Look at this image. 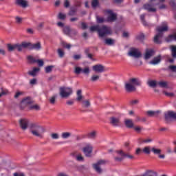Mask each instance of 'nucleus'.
<instances>
[{"instance_id":"obj_37","label":"nucleus","mask_w":176,"mask_h":176,"mask_svg":"<svg viewBox=\"0 0 176 176\" xmlns=\"http://www.w3.org/2000/svg\"><path fill=\"white\" fill-rule=\"evenodd\" d=\"M147 84L148 85L149 87H153V89L157 85L156 80H148Z\"/></svg>"},{"instance_id":"obj_45","label":"nucleus","mask_w":176,"mask_h":176,"mask_svg":"<svg viewBox=\"0 0 176 176\" xmlns=\"http://www.w3.org/2000/svg\"><path fill=\"white\" fill-rule=\"evenodd\" d=\"M169 5L172 8L173 10H176V3H175V1L171 0L169 2Z\"/></svg>"},{"instance_id":"obj_1","label":"nucleus","mask_w":176,"mask_h":176,"mask_svg":"<svg viewBox=\"0 0 176 176\" xmlns=\"http://www.w3.org/2000/svg\"><path fill=\"white\" fill-rule=\"evenodd\" d=\"M89 30L91 32H98L99 38H104V36H107V35H112V28L105 25L101 27L98 25H94Z\"/></svg>"},{"instance_id":"obj_8","label":"nucleus","mask_w":176,"mask_h":176,"mask_svg":"<svg viewBox=\"0 0 176 176\" xmlns=\"http://www.w3.org/2000/svg\"><path fill=\"white\" fill-rule=\"evenodd\" d=\"M82 152L87 157H91V153H93V145L87 144L82 148Z\"/></svg>"},{"instance_id":"obj_16","label":"nucleus","mask_w":176,"mask_h":176,"mask_svg":"<svg viewBox=\"0 0 176 176\" xmlns=\"http://www.w3.org/2000/svg\"><path fill=\"white\" fill-rule=\"evenodd\" d=\"M162 113V111L160 110L158 111H146V115L149 116V118H159V115Z\"/></svg>"},{"instance_id":"obj_18","label":"nucleus","mask_w":176,"mask_h":176,"mask_svg":"<svg viewBox=\"0 0 176 176\" xmlns=\"http://www.w3.org/2000/svg\"><path fill=\"white\" fill-rule=\"evenodd\" d=\"M153 56H155V50H152V49H146V53L144 55V58L145 60H149V58L151 57H152Z\"/></svg>"},{"instance_id":"obj_57","label":"nucleus","mask_w":176,"mask_h":176,"mask_svg":"<svg viewBox=\"0 0 176 176\" xmlns=\"http://www.w3.org/2000/svg\"><path fill=\"white\" fill-rule=\"evenodd\" d=\"M74 60H76L78 61V60H80L82 58V55L80 54H76L73 56Z\"/></svg>"},{"instance_id":"obj_14","label":"nucleus","mask_w":176,"mask_h":176,"mask_svg":"<svg viewBox=\"0 0 176 176\" xmlns=\"http://www.w3.org/2000/svg\"><path fill=\"white\" fill-rule=\"evenodd\" d=\"M92 69L94 72L101 74L105 71V67L101 64H97L92 67Z\"/></svg>"},{"instance_id":"obj_11","label":"nucleus","mask_w":176,"mask_h":176,"mask_svg":"<svg viewBox=\"0 0 176 176\" xmlns=\"http://www.w3.org/2000/svg\"><path fill=\"white\" fill-rule=\"evenodd\" d=\"M109 123L111 126L114 127H118L120 126V118L115 116L110 117L109 118Z\"/></svg>"},{"instance_id":"obj_35","label":"nucleus","mask_w":176,"mask_h":176,"mask_svg":"<svg viewBox=\"0 0 176 176\" xmlns=\"http://www.w3.org/2000/svg\"><path fill=\"white\" fill-rule=\"evenodd\" d=\"M82 104L83 108H89V107L91 105L90 100H82Z\"/></svg>"},{"instance_id":"obj_4","label":"nucleus","mask_w":176,"mask_h":176,"mask_svg":"<svg viewBox=\"0 0 176 176\" xmlns=\"http://www.w3.org/2000/svg\"><path fill=\"white\" fill-rule=\"evenodd\" d=\"M72 88L67 87H61L60 88V96L61 98H68L71 94H72Z\"/></svg>"},{"instance_id":"obj_46","label":"nucleus","mask_w":176,"mask_h":176,"mask_svg":"<svg viewBox=\"0 0 176 176\" xmlns=\"http://www.w3.org/2000/svg\"><path fill=\"white\" fill-rule=\"evenodd\" d=\"M57 52H58V54L60 58H63V57H64V56H65V52H64L63 50L58 49Z\"/></svg>"},{"instance_id":"obj_55","label":"nucleus","mask_w":176,"mask_h":176,"mask_svg":"<svg viewBox=\"0 0 176 176\" xmlns=\"http://www.w3.org/2000/svg\"><path fill=\"white\" fill-rule=\"evenodd\" d=\"M168 69L169 71H171V72H176V66L175 65H170V66H168Z\"/></svg>"},{"instance_id":"obj_60","label":"nucleus","mask_w":176,"mask_h":176,"mask_svg":"<svg viewBox=\"0 0 176 176\" xmlns=\"http://www.w3.org/2000/svg\"><path fill=\"white\" fill-rule=\"evenodd\" d=\"M36 83H38L36 78H33L30 80V85H36Z\"/></svg>"},{"instance_id":"obj_50","label":"nucleus","mask_w":176,"mask_h":176,"mask_svg":"<svg viewBox=\"0 0 176 176\" xmlns=\"http://www.w3.org/2000/svg\"><path fill=\"white\" fill-rule=\"evenodd\" d=\"M56 98H57V95H54L50 98V104H54L56 103Z\"/></svg>"},{"instance_id":"obj_2","label":"nucleus","mask_w":176,"mask_h":176,"mask_svg":"<svg viewBox=\"0 0 176 176\" xmlns=\"http://www.w3.org/2000/svg\"><path fill=\"white\" fill-rule=\"evenodd\" d=\"M142 82L138 78H129L127 82L124 83V89L126 93H134L137 91V86H141Z\"/></svg>"},{"instance_id":"obj_54","label":"nucleus","mask_w":176,"mask_h":176,"mask_svg":"<svg viewBox=\"0 0 176 176\" xmlns=\"http://www.w3.org/2000/svg\"><path fill=\"white\" fill-rule=\"evenodd\" d=\"M51 138H52V140H58L60 138V135H58V133H52Z\"/></svg>"},{"instance_id":"obj_48","label":"nucleus","mask_w":176,"mask_h":176,"mask_svg":"<svg viewBox=\"0 0 176 176\" xmlns=\"http://www.w3.org/2000/svg\"><path fill=\"white\" fill-rule=\"evenodd\" d=\"M30 109H34L35 111H40L41 107L38 104H34L30 107Z\"/></svg>"},{"instance_id":"obj_26","label":"nucleus","mask_w":176,"mask_h":176,"mask_svg":"<svg viewBox=\"0 0 176 176\" xmlns=\"http://www.w3.org/2000/svg\"><path fill=\"white\" fill-rule=\"evenodd\" d=\"M116 152L117 153H118V155H120L122 157H128L129 159H133L134 157V156L130 154L125 153L122 150L117 151Z\"/></svg>"},{"instance_id":"obj_5","label":"nucleus","mask_w":176,"mask_h":176,"mask_svg":"<svg viewBox=\"0 0 176 176\" xmlns=\"http://www.w3.org/2000/svg\"><path fill=\"white\" fill-rule=\"evenodd\" d=\"M108 161L105 160H100L96 163L92 164V167L95 171L98 173V174H102V169L101 168V166H104V164H107Z\"/></svg>"},{"instance_id":"obj_33","label":"nucleus","mask_w":176,"mask_h":176,"mask_svg":"<svg viewBox=\"0 0 176 176\" xmlns=\"http://www.w3.org/2000/svg\"><path fill=\"white\" fill-rule=\"evenodd\" d=\"M77 98H76V101H82V100H83V96H82V90L81 89H78L77 91Z\"/></svg>"},{"instance_id":"obj_34","label":"nucleus","mask_w":176,"mask_h":176,"mask_svg":"<svg viewBox=\"0 0 176 176\" xmlns=\"http://www.w3.org/2000/svg\"><path fill=\"white\" fill-rule=\"evenodd\" d=\"M71 135H72V133H71L70 132H64L61 134V137L62 138H63V140H67V138H69Z\"/></svg>"},{"instance_id":"obj_41","label":"nucleus","mask_w":176,"mask_h":176,"mask_svg":"<svg viewBox=\"0 0 176 176\" xmlns=\"http://www.w3.org/2000/svg\"><path fill=\"white\" fill-rule=\"evenodd\" d=\"M53 68H54V65H50L45 67V74H50L52 71H53Z\"/></svg>"},{"instance_id":"obj_39","label":"nucleus","mask_w":176,"mask_h":176,"mask_svg":"<svg viewBox=\"0 0 176 176\" xmlns=\"http://www.w3.org/2000/svg\"><path fill=\"white\" fill-rule=\"evenodd\" d=\"M96 21L98 24H102V23H105V18L101 16H96Z\"/></svg>"},{"instance_id":"obj_24","label":"nucleus","mask_w":176,"mask_h":176,"mask_svg":"<svg viewBox=\"0 0 176 176\" xmlns=\"http://www.w3.org/2000/svg\"><path fill=\"white\" fill-rule=\"evenodd\" d=\"M124 124L127 129H133L134 127V123L133 122V120L126 119L124 120Z\"/></svg>"},{"instance_id":"obj_40","label":"nucleus","mask_w":176,"mask_h":176,"mask_svg":"<svg viewBox=\"0 0 176 176\" xmlns=\"http://www.w3.org/2000/svg\"><path fill=\"white\" fill-rule=\"evenodd\" d=\"M152 148H151V147L149 146H146L143 148L142 152H144V153H146V155H151V151Z\"/></svg>"},{"instance_id":"obj_31","label":"nucleus","mask_w":176,"mask_h":176,"mask_svg":"<svg viewBox=\"0 0 176 176\" xmlns=\"http://www.w3.org/2000/svg\"><path fill=\"white\" fill-rule=\"evenodd\" d=\"M166 42H172L176 41V33L175 34H170L165 38Z\"/></svg>"},{"instance_id":"obj_12","label":"nucleus","mask_w":176,"mask_h":176,"mask_svg":"<svg viewBox=\"0 0 176 176\" xmlns=\"http://www.w3.org/2000/svg\"><path fill=\"white\" fill-rule=\"evenodd\" d=\"M156 31L163 36V32H167L168 31L167 23H164L162 26L157 27Z\"/></svg>"},{"instance_id":"obj_42","label":"nucleus","mask_w":176,"mask_h":176,"mask_svg":"<svg viewBox=\"0 0 176 176\" xmlns=\"http://www.w3.org/2000/svg\"><path fill=\"white\" fill-rule=\"evenodd\" d=\"M58 19L59 20H65V19H67V14H63V12H59L58 14Z\"/></svg>"},{"instance_id":"obj_29","label":"nucleus","mask_w":176,"mask_h":176,"mask_svg":"<svg viewBox=\"0 0 176 176\" xmlns=\"http://www.w3.org/2000/svg\"><path fill=\"white\" fill-rule=\"evenodd\" d=\"M78 12V8L75 7L70 8V10L68 12V16H75L76 14V12Z\"/></svg>"},{"instance_id":"obj_43","label":"nucleus","mask_w":176,"mask_h":176,"mask_svg":"<svg viewBox=\"0 0 176 176\" xmlns=\"http://www.w3.org/2000/svg\"><path fill=\"white\" fill-rule=\"evenodd\" d=\"M171 52H172V56L173 58H176V46L172 45L171 46Z\"/></svg>"},{"instance_id":"obj_13","label":"nucleus","mask_w":176,"mask_h":176,"mask_svg":"<svg viewBox=\"0 0 176 176\" xmlns=\"http://www.w3.org/2000/svg\"><path fill=\"white\" fill-rule=\"evenodd\" d=\"M29 123L30 121L26 118L19 120V126L23 130H27L28 129Z\"/></svg>"},{"instance_id":"obj_61","label":"nucleus","mask_w":176,"mask_h":176,"mask_svg":"<svg viewBox=\"0 0 176 176\" xmlns=\"http://www.w3.org/2000/svg\"><path fill=\"white\" fill-rule=\"evenodd\" d=\"M83 157H82L81 154H79L78 155L76 156V160H78V162H83Z\"/></svg>"},{"instance_id":"obj_6","label":"nucleus","mask_w":176,"mask_h":176,"mask_svg":"<svg viewBox=\"0 0 176 176\" xmlns=\"http://www.w3.org/2000/svg\"><path fill=\"white\" fill-rule=\"evenodd\" d=\"M164 120L166 123H171L173 120H176V113L173 111H168L164 113Z\"/></svg>"},{"instance_id":"obj_15","label":"nucleus","mask_w":176,"mask_h":176,"mask_svg":"<svg viewBox=\"0 0 176 176\" xmlns=\"http://www.w3.org/2000/svg\"><path fill=\"white\" fill-rule=\"evenodd\" d=\"M31 49V43L30 42H22L19 44V52H22L23 49Z\"/></svg>"},{"instance_id":"obj_32","label":"nucleus","mask_w":176,"mask_h":176,"mask_svg":"<svg viewBox=\"0 0 176 176\" xmlns=\"http://www.w3.org/2000/svg\"><path fill=\"white\" fill-rule=\"evenodd\" d=\"M88 138L91 140H94L97 137V131H93L87 134Z\"/></svg>"},{"instance_id":"obj_3","label":"nucleus","mask_w":176,"mask_h":176,"mask_svg":"<svg viewBox=\"0 0 176 176\" xmlns=\"http://www.w3.org/2000/svg\"><path fill=\"white\" fill-rule=\"evenodd\" d=\"M30 133L38 138H43V133L46 131L43 126L39 125L38 123H31L29 126Z\"/></svg>"},{"instance_id":"obj_30","label":"nucleus","mask_w":176,"mask_h":176,"mask_svg":"<svg viewBox=\"0 0 176 176\" xmlns=\"http://www.w3.org/2000/svg\"><path fill=\"white\" fill-rule=\"evenodd\" d=\"M160 61H161L160 56H159L157 57H155L153 60H151L149 62V64H152L153 65H156L157 64H159Z\"/></svg>"},{"instance_id":"obj_20","label":"nucleus","mask_w":176,"mask_h":176,"mask_svg":"<svg viewBox=\"0 0 176 176\" xmlns=\"http://www.w3.org/2000/svg\"><path fill=\"white\" fill-rule=\"evenodd\" d=\"M8 52H12L17 50L19 52V44H7Z\"/></svg>"},{"instance_id":"obj_36","label":"nucleus","mask_w":176,"mask_h":176,"mask_svg":"<svg viewBox=\"0 0 176 176\" xmlns=\"http://www.w3.org/2000/svg\"><path fill=\"white\" fill-rule=\"evenodd\" d=\"M151 152H153V153L154 155H160L162 153V149L160 148H151Z\"/></svg>"},{"instance_id":"obj_25","label":"nucleus","mask_w":176,"mask_h":176,"mask_svg":"<svg viewBox=\"0 0 176 176\" xmlns=\"http://www.w3.org/2000/svg\"><path fill=\"white\" fill-rule=\"evenodd\" d=\"M116 41L113 38H106L104 39V45H107V46H113Z\"/></svg>"},{"instance_id":"obj_52","label":"nucleus","mask_w":176,"mask_h":176,"mask_svg":"<svg viewBox=\"0 0 176 176\" xmlns=\"http://www.w3.org/2000/svg\"><path fill=\"white\" fill-rule=\"evenodd\" d=\"M62 46L68 50H69V49H71V47H72V45H71V44H67L65 42H62Z\"/></svg>"},{"instance_id":"obj_62","label":"nucleus","mask_w":176,"mask_h":176,"mask_svg":"<svg viewBox=\"0 0 176 176\" xmlns=\"http://www.w3.org/2000/svg\"><path fill=\"white\" fill-rule=\"evenodd\" d=\"M36 63L38 64V67H43V61L42 60L38 59Z\"/></svg>"},{"instance_id":"obj_58","label":"nucleus","mask_w":176,"mask_h":176,"mask_svg":"<svg viewBox=\"0 0 176 176\" xmlns=\"http://www.w3.org/2000/svg\"><path fill=\"white\" fill-rule=\"evenodd\" d=\"M43 25H45V23L41 22L38 24V25L37 26V30L38 31H41V30H42L43 28Z\"/></svg>"},{"instance_id":"obj_7","label":"nucleus","mask_w":176,"mask_h":176,"mask_svg":"<svg viewBox=\"0 0 176 176\" xmlns=\"http://www.w3.org/2000/svg\"><path fill=\"white\" fill-rule=\"evenodd\" d=\"M128 56L130 57H134L135 58H140L142 57V54H141V52L138 50V49L135 47H131L128 52Z\"/></svg>"},{"instance_id":"obj_10","label":"nucleus","mask_w":176,"mask_h":176,"mask_svg":"<svg viewBox=\"0 0 176 176\" xmlns=\"http://www.w3.org/2000/svg\"><path fill=\"white\" fill-rule=\"evenodd\" d=\"M80 72L84 74V75H89L90 74V68L89 67H86L84 69H82L81 67H76L74 74L80 75Z\"/></svg>"},{"instance_id":"obj_9","label":"nucleus","mask_w":176,"mask_h":176,"mask_svg":"<svg viewBox=\"0 0 176 176\" xmlns=\"http://www.w3.org/2000/svg\"><path fill=\"white\" fill-rule=\"evenodd\" d=\"M106 13L109 14L107 19V21H108V23H113V21H116V20L118 19V15L116 13H113V11H112L111 10H106Z\"/></svg>"},{"instance_id":"obj_59","label":"nucleus","mask_w":176,"mask_h":176,"mask_svg":"<svg viewBox=\"0 0 176 176\" xmlns=\"http://www.w3.org/2000/svg\"><path fill=\"white\" fill-rule=\"evenodd\" d=\"M138 102H140V100L136 99V100H131L130 101V104L131 105H137V104H138Z\"/></svg>"},{"instance_id":"obj_19","label":"nucleus","mask_w":176,"mask_h":176,"mask_svg":"<svg viewBox=\"0 0 176 176\" xmlns=\"http://www.w3.org/2000/svg\"><path fill=\"white\" fill-rule=\"evenodd\" d=\"M153 6L150 3H146L143 6V9L147 10L148 12L155 13L156 12V8H153Z\"/></svg>"},{"instance_id":"obj_64","label":"nucleus","mask_w":176,"mask_h":176,"mask_svg":"<svg viewBox=\"0 0 176 176\" xmlns=\"http://www.w3.org/2000/svg\"><path fill=\"white\" fill-rule=\"evenodd\" d=\"M14 176H25L24 173H14Z\"/></svg>"},{"instance_id":"obj_22","label":"nucleus","mask_w":176,"mask_h":176,"mask_svg":"<svg viewBox=\"0 0 176 176\" xmlns=\"http://www.w3.org/2000/svg\"><path fill=\"white\" fill-rule=\"evenodd\" d=\"M16 4L22 8H27L28 6V1L26 0H16Z\"/></svg>"},{"instance_id":"obj_51","label":"nucleus","mask_w":176,"mask_h":176,"mask_svg":"<svg viewBox=\"0 0 176 176\" xmlns=\"http://www.w3.org/2000/svg\"><path fill=\"white\" fill-rule=\"evenodd\" d=\"M98 0H93L92 2H91V6L92 8H96L98 6Z\"/></svg>"},{"instance_id":"obj_28","label":"nucleus","mask_w":176,"mask_h":176,"mask_svg":"<svg viewBox=\"0 0 176 176\" xmlns=\"http://www.w3.org/2000/svg\"><path fill=\"white\" fill-rule=\"evenodd\" d=\"M71 30H72V28H71V26H69V25H66V26L63 27V34L70 36H71Z\"/></svg>"},{"instance_id":"obj_49","label":"nucleus","mask_w":176,"mask_h":176,"mask_svg":"<svg viewBox=\"0 0 176 176\" xmlns=\"http://www.w3.org/2000/svg\"><path fill=\"white\" fill-rule=\"evenodd\" d=\"M98 79H100V76H97V75H94L91 77L90 80L91 82H97V80H98Z\"/></svg>"},{"instance_id":"obj_17","label":"nucleus","mask_w":176,"mask_h":176,"mask_svg":"<svg viewBox=\"0 0 176 176\" xmlns=\"http://www.w3.org/2000/svg\"><path fill=\"white\" fill-rule=\"evenodd\" d=\"M31 104H34V100L30 97L24 98L21 102V107H27V105H31Z\"/></svg>"},{"instance_id":"obj_47","label":"nucleus","mask_w":176,"mask_h":176,"mask_svg":"<svg viewBox=\"0 0 176 176\" xmlns=\"http://www.w3.org/2000/svg\"><path fill=\"white\" fill-rule=\"evenodd\" d=\"M28 61H30V64H34V63H36V60H37L32 56H28Z\"/></svg>"},{"instance_id":"obj_38","label":"nucleus","mask_w":176,"mask_h":176,"mask_svg":"<svg viewBox=\"0 0 176 176\" xmlns=\"http://www.w3.org/2000/svg\"><path fill=\"white\" fill-rule=\"evenodd\" d=\"M158 85L160 87H162L163 89H167L168 87V84L166 81H160L158 82Z\"/></svg>"},{"instance_id":"obj_23","label":"nucleus","mask_w":176,"mask_h":176,"mask_svg":"<svg viewBox=\"0 0 176 176\" xmlns=\"http://www.w3.org/2000/svg\"><path fill=\"white\" fill-rule=\"evenodd\" d=\"M41 49H42V45H41L40 42L34 44L31 43L30 50H41Z\"/></svg>"},{"instance_id":"obj_27","label":"nucleus","mask_w":176,"mask_h":176,"mask_svg":"<svg viewBox=\"0 0 176 176\" xmlns=\"http://www.w3.org/2000/svg\"><path fill=\"white\" fill-rule=\"evenodd\" d=\"M160 38H163V36L160 33H157L155 36H154V43H157V45H160L162 43V41H160Z\"/></svg>"},{"instance_id":"obj_44","label":"nucleus","mask_w":176,"mask_h":176,"mask_svg":"<svg viewBox=\"0 0 176 176\" xmlns=\"http://www.w3.org/2000/svg\"><path fill=\"white\" fill-rule=\"evenodd\" d=\"M136 39L138 41H140L141 42H142V41H144V39H145V35L142 33V34L136 36Z\"/></svg>"},{"instance_id":"obj_21","label":"nucleus","mask_w":176,"mask_h":176,"mask_svg":"<svg viewBox=\"0 0 176 176\" xmlns=\"http://www.w3.org/2000/svg\"><path fill=\"white\" fill-rule=\"evenodd\" d=\"M41 71V68L39 67H34L32 71L28 72V74L30 75V76L35 77L36 75H38V73Z\"/></svg>"},{"instance_id":"obj_53","label":"nucleus","mask_w":176,"mask_h":176,"mask_svg":"<svg viewBox=\"0 0 176 176\" xmlns=\"http://www.w3.org/2000/svg\"><path fill=\"white\" fill-rule=\"evenodd\" d=\"M76 35H78V31L75 29H71L70 36H75Z\"/></svg>"},{"instance_id":"obj_63","label":"nucleus","mask_w":176,"mask_h":176,"mask_svg":"<svg viewBox=\"0 0 176 176\" xmlns=\"http://www.w3.org/2000/svg\"><path fill=\"white\" fill-rule=\"evenodd\" d=\"M64 6H65V8H69V1L65 0L64 1Z\"/></svg>"},{"instance_id":"obj_56","label":"nucleus","mask_w":176,"mask_h":176,"mask_svg":"<svg viewBox=\"0 0 176 176\" xmlns=\"http://www.w3.org/2000/svg\"><path fill=\"white\" fill-rule=\"evenodd\" d=\"M15 20L17 24H21V23H23V18L20 16H16Z\"/></svg>"}]
</instances>
